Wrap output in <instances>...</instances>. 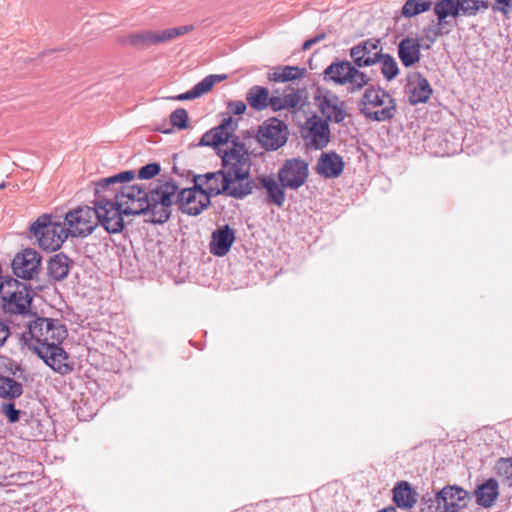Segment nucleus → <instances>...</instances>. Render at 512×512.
I'll use <instances>...</instances> for the list:
<instances>
[{"instance_id": "nucleus-1", "label": "nucleus", "mask_w": 512, "mask_h": 512, "mask_svg": "<svg viewBox=\"0 0 512 512\" xmlns=\"http://www.w3.org/2000/svg\"><path fill=\"white\" fill-rule=\"evenodd\" d=\"M67 336V329L60 320L37 317L29 322L28 330L22 333L21 339L53 371L68 375L73 372L74 364L62 347Z\"/></svg>"}, {"instance_id": "nucleus-2", "label": "nucleus", "mask_w": 512, "mask_h": 512, "mask_svg": "<svg viewBox=\"0 0 512 512\" xmlns=\"http://www.w3.org/2000/svg\"><path fill=\"white\" fill-rule=\"evenodd\" d=\"M222 186L214 193L243 199L258 188L254 179L250 178L251 159L248 151L225 150L222 157Z\"/></svg>"}, {"instance_id": "nucleus-3", "label": "nucleus", "mask_w": 512, "mask_h": 512, "mask_svg": "<svg viewBox=\"0 0 512 512\" xmlns=\"http://www.w3.org/2000/svg\"><path fill=\"white\" fill-rule=\"evenodd\" d=\"M121 205L122 213L129 215H145V222L158 224L155 209L160 204V183L147 188L145 185H123Z\"/></svg>"}, {"instance_id": "nucleus-4", "label": "nucleus", "mask_w": 512, "mask_h": 512, "mask_svg": "<svg viewBox=\"0 0 512 512\" xmlns=\"http://www.w3.org/2000/svg\"><path fill=\"white\" fill-rule=\"evenodd\" d=\"M365 88L358 103L360 113L377 122L391 120L397 110L395 99L379 86L369 83Z\"/></svg>"}, {"instance_id": "nucleus-5", "label": "nucleus", "mask_w": 512, "mask_h": 512, "mask_svg": "<svg viewBox=\"0 0 512 512\" xmlns=\"http://www.w3.org/2000/svg\"><path fill=\"white\" fill-rule=\"evenodd\" d=\"M323 80L336 86H345L349 94H355L362 91L371 78L359 70L352 61L336 60L323 71Z\"/></svg>"}, {"instance_id": "nucleus-6", "label": "nucleus", "mask_w": 512, "mask_h": 512, "mask_svg": "<svg viewBox=\"0 0 512 512\" xmlns=\"http://www.w3.org/2000/svg\"><path fill=\"white\" fill-rule=\"evenodd\" d=\"M489 9L486 0H438L434 4V13L437 16L439 30L435 35L447 34L450 30L442 31L448 24L447 17L476 16L479 12Z\"/></svg>"}, {"instance_id": "nucleus-7", "label": "nucleus", "mask_w": 512, "mask_h": 512, "mask_svg": "<svg viewBox=\"0 0 512 512\" xmlns=\"http://www.w3.org/2000/svg\"><path fill=\"white\" fill-rule=\"evenodd\" d=\"M29 231L43 250L51 251L59 249L70 233L69 227L65 228L61 222L52 221V216L49 214L39 216L30 225Z\"/></svg>"}, {"instance_id": "nucleus-8", "label": "nucleus", "mask_w": 512, "mask_h": 512, "mask_svg": "<svg viewBox=\"0 0 512 512\" xmlns=\"http://www.w3.org/2000/svg\"><path fill=\"white\" fill-rule=\"evenodd\" d=\"M217 187L203 188L201 184L182 188L177 194L176 204L179 209L190 216H197L211 204V197L221 195L214 193Z\"/></svg>"}, {"instance_id": "nucleus-9", "label": "nucleus", "mask_w": 512, "mask_h": 512, "mask_svg": "<svg viewBox=\"0 0 512 512\" xmlns=\"http://www.w3.org/2000/svg\"><path fill=\"white\" fill-rule=\"evenodd\" d=\"M134 178L135 172L126 170L93 182L94 200L92 203H121L124 183L130 182Z\"/></svg>"}, {"instance_id": "nucleus-10", "label": "nucleus", "mask_w": 512, "mask_h": 512, "mask_svg": "<svg viewBox=\"0 0 512 512\" xmlns=\"http://www.w3.org/2000/svg\"><path fill=\"white\" fill-rule=\"evenodd\" d=\"M289 130L284 121L272 117L259 125L256 139L265 151H276L288 140Z\"/></svg>"}, {"instance_id": "nucleus-11", "label": "nucleus", "mask_w": 512, "mask_h": 512, "mask_svg": "<svg viewBox=\"0 0 512 512\" xmlns=\"http://www.w3.org/2000/svg\"><path fill=\"white\" fill-rule=\"evenodd\" d=\"M314 100L323 116L322 119L328 120V122L340 124L348 116L345 101L329 89L318 88Z\"/></svg>"}, {"instance_id": "nucleus-12", "label": "nucleus", "mask_w": 512, "mask_h": 512, "mask_svg": "<svg viewBox=\"0 0 512 512\" xmlns=\"http://www.w3.org/2000/svg\"><path fill=\"white\" fill-rule=\"evenodd\" d=\"M64 221L71 235L81 237L90 235L98 226L95 205L78 207L68 212Z\"/></svg>"}, {"instance_id": "nucleus-13", "label": "nucleus", "mask_w": 512, "mask_h": 512, "mask_svg": "<svg viewBox=\"0 0 512 512\" xmlns=\"http://www.w3.org/2000/svg\"><path fill=\"white\" fill-rule=\"evenodd\" d=\"M41 255L32 248H26L15 254L11 268L15 278L35 280L41 270Z\"/></svg>"}, {"instance_id": "nucleus-14", "label": "nucleus", "mask_w": 512, "mask_h": 512, "mask_svg": "<svg viewBox=\"0 0 512 512\" xmlns=\"http://www.w3.org/2000/svg\"><path fill=\"white\" fill-rule=\"evenodd\" d=\"M301 132L307 146L314 150L326 148L331 139L328 120L317 115H313L306 120Z\"/></svg>"}, {"instance_id": "nucleus-15", "label": "nucleus", "mask_w": 512, "mask_h": 512, "mask_svg": "<svg viewBox=\"0 0 512 512\" xmlns=\"http://www.w3.org/2000/svg\"><path fill=\"white\" fill-rule=\"evenodd\" d=\"M278 181L283 187L297 190L305 184L309 175L308 163L301 158L284 161L278 170Z\"/></svg>"}, {"instance_id": "nucleus-16", "label": "nucleus", "mask_w": 512, "mask_h": 512, "mask_svg": "<svg viewBox=\"0 0 512 512\" xmlns=\"http://www.w3.org/2000/svg\"><path fill=\"white\" fill-rule=\"evenodd\" d=\"M96 219L106 232L110 234L119 233L124 229L125 213L121 203H95Z\"/></svg>"}, {"instance_id": "nucleus-17", "label": "nucleus", "mask_w": 512, "mask_h": 512, "mask_svg": "<svg viewBox=\"0 0 512 512\" xmlns=\"http://www.w3.org/2000/svg\"><path fill=\"white\" fill-rule=\"evenodd\" d=\"M382 54L381 42L379 39L370 38L359 42L350 49L352 63L360 70L372 66L380 60Z\"/></svg>"}, {"instance_id": "nucleus-18", "label": "nucleus", "mask_w": 512, "mask_h": 512, "mask_svg": "<svg viewBox=\"0 0 512 512\" xmlns=\"http://www.w3.org/2000/svg\"><path fill=\"white\" fill-rule=\"evenodd\" d=\"M236 240V232L229 224L218 227L212 232L209 251L217 257L225 256Z\"/></svg>"}, {"instance_id": "nucleus-19", "label": "nucleus", "mask_w": 512, "mask_h": 512, "mask_svg": "<svg viewBox=\"0 0 512 512\" xmlns=\"http://www.w3.org/2000/svg\"><path fill=\"white\" fill-rule=\"evenodd\" d=\"M444 512H458L468 503V492L458 486H446L439 491Z\"/></svg>"}, {"instance_id": "nucleus-20", "label": "nucleus", "mask_w": 512, "mask_h": 512, "mask_svg": "<svg viewBox=\"0 0 512 512\" xmlns=\"http://www.w3.org/2000/svg\"><path fill=\"white\" fill-rule=\"evenodd\" d=\"M71 260L64 253H57L50 257L46 265V283L54 285L67 277Z\"/></svg>"}, {"instance_id": "nucleus-21", "label": "nucleus", "mask_w": 512, "mask_h": 512, "mask_svg": "<svg viewBox=\"0 0 512 512\" xmlns=\"http://www.w3.org/2000/svg\"><path fill=\"white\" fill-rule=\"evenodd\" d=\"M345 163L336 152L322 153L317 163V173L327 179L339 177L344 170Z\"/></svg>"}, {"instance_id": "nucleus-22", "label": "nucleus", "mask_w": 512, "mask_h": 512, "mask_svg": "<svg viewBox=\"0 0 512 512\" xmlns=\"http://www.w3.org/2000/svg\"><path fill=\"white\" fill-rule=\"evenodd\" d=\"M421 45L417 38L405 37L398 45V57L405 67H411L419 62Z\"/></svg>"}, {"instance_id": "nucleus-23", "label": "nucleus", "mask_w": 512, "mask_h": 512, "mask_svg": "<svg viewBox=\"0 0 512 512\" xmlns=\"http://www.w3.org/2000/svg\"><path fill=\"white\" fill-rule=\"evenodd\" d=\"M260 184L261 188H264L268 195V201L278 207H281L285 202V192L280 182H278L274 175H261L258 176L255 182Z\"/></svg>"}, {"instance_id": "nucleus-24", "label": "nucleus", "mask_w": 512, "mask_h": 512, "mask_svg": "<svg viewBox=\"0 0 512 512\" xmlns=\"http://www.w3.org/2000/svg\"><path fill=\"white\" fill-rule=\"evenodd\" d=\"M476 503L483 508H490L499 496V483L489 478L480 484L474 492Z\"/></svg>"}, {"instance_id": "nucleus-25", "label": "nucleus", "mask_w": 512, "mask_h": 512, "mask_svg": "<svg viewBox=\"0 0 512 512\" xmlns=\"http://www.w3.org/2000/svg\"><path fill=\"white\" fill-rule=\"evenodd\" d=\"M412 77L415 80L409 83L411 87L409 92L410 104L416 105L427 102L433 91L428 80L419 72L415 73Z\"/></svg>"}, {"instance_id": "nucleus-26", "label": "nucleus", "mask_w": 512, "mask_h": 512, "mask_svg": "<svg viewBox=\"0 0 512 512\" xmlns=\"http://www.w3.org/2000/svg\"><path fill=\"white\" fill-rule=\"evenodd\" d=\"M227 76L225 74H211L203 78L198 82L191 90L179 94L176 99L178 100H192L198 98L205 93L209 92L216 83L225 80Z\"/></svg>"}, {"instance_id": "nucleus-27", "label": "nucleus", "mask_w": 512, "mask_h": 512, "mask_svg": "<svg viewBox=\"0 0 512 512\" xmlns=\"http://www.w3.org/2000/svg\"><path fill=\"white\" fill-rule=\"evenodd\" d=\"M417 496V492L408 482H399L393 488V501L399 508H412L417 502Z\"/></svg>"}, {"instance_id": "nucleus-28", "label": "nucleus", "mask_w": 512, "mask_h": 512, "mask_svg": "<svg viewBox=\"0 0 512 512\" xmlns=\"http://www.w3.org/2000/svg\"><path fill=\"white\" fill-rule=\"evenodd\" d=\"M31 290H14L5 303L6 311L15 314L25 313L31 304Z\"/></svg>"}, {"instance_id": "nucleus-29", "label": "nucleus", "mask_w": 512, "mask_h": 512, "mask_svg": "<svg viewBox=\"0 0 512 512\" xmlns=\"http://www.w3.org/2000/svg\"><path fill=\"white\" fill-rule=\"evenodd\" d=\"M270 93L268 88L253 85L246 92L247 104L255 111H263L269 107Z\"/></svg>"}, {"instance_id": "nucleus-30", "label": "nucleus", "mask_w": 512, "mask_h": 512, "mask_svg": "<svg viewBox=\"0 0 512 512\" xmlns=\"http://www.w3.org/2000/svg\"><path fill=\"white\" fill-rule=\"evenodd\" d=\"M306 73L305 68L298 66L278 67L267 74V79L271 82H289L301 78Z\"/></svg>"}, {"instance_id": "nucleus-31", "label": "nucleus", "mask_w": 512, "mask_h": 512, "mask_svg": "<svg viewBox=\"0 0 512 512\" xmlns=\"http://www.w3.org/2000/svg\"><path fill=\"white\" fill-rule=\"evenodd\" d=\"M121 41L123 44H129L140 48H147L153 44L160 43V33H152L149 31L133 33L124 37Z\"/></svg>"}, {"instance_id": "nucleus-32", "label": "nucleus", "mask_w": 512, "mask_h": 512, "mask_svg": "<svg viewBox=\"0 0 512 512\" xmlns=\"http://www.w3.org/2000/svg\"><path fill=\"white\" fill-rule=\"evenodd\" d=\"M23 393V386L13 378L0 375V397L9 400L20 397Z\"/></svg>"}, {"instance_id": "nucleus-33", "label": "nucleus", "mask_w": 512, "mask_h": 512, "mask_svg": "<svg viewBox=\"0 0 512 512\" xmlns=\"http://www.w3.org/2000/svg\"><path fill=\"white\" fill-rule=\"evenodd\" d=\"M494 472L504 486L512 488V457L499 458L495 463Z\"/></svg>"}, {"instance_id": "nucleus-34", "label": "nucleus", "mask_w": 512, "mask_h": 512, "mask_svg": "<svg viewBox=\"0 0 512 512\" xmlns=\"http://www.w3.org/2000/svg\"><path fill=\"white\" fill-rule=\"evenodd\" d=\"M229 133L224 129H219V126L203 134L200 139L199 145L201 146H219L225 144L230 139Z\"/></svg>"}, {"instance_id": "nucleus-35", "label": "nucleus", "mask_w": 512, "mask_h": 512, "mask_svg": "<svg viewBox=\"0 0 512 512\" xmlns=\"http://www.w3.org/2000/svg\"><path fill=\"white\" fill-rule=\"evenodd\" d=\"M432 4L431 0H406L401 9V15L404 18H412L428 11Z\"/></svg>"}, {"instance_id": "nucleus-36", "label": "nucleus", "mask_w": 512, "mask_h": 512, "mask_svg": "<svg viewBox=\"0 0 512 512\" xmlns=\"http://www.w3.org/2000/svg\"><path fill=\"white\" fill-rule=\"evenodd\" d=\"M378 63H381V73L387 81H391L399 74V67L396 60L388 53H383L379 57Z\"/></svg>"}, {"instance_id": "nucleus-37", "label": "nucleus", "mask_w": 512, "mask_h": 512, "mask_svg": "<svg viewBox=\"0 0 512 512\" xmlns=\"http://www.w3.org/2000/svg\"><path fill=\"white\" fill-rule=\"evenodd\" d=\"M181 189L174 181L165 180L162 176V207L176 204V197Z\"/></svg>"}, {"instance_id": "nucleus-38", "label": "nucleus", "mask_w": 512, "mask_h": 512, "mask_svg": "<svg viewBox=\"0 0 512 512\" xmlns=\"http://www.w3.org/2000/svg\"><path fill=\"white\" fill-rule=\"evenodd\" d=\"M421 512H444L442 500L440 499L439 492L426 493L423 495L420 503Z\"/></svg>"}, {"instance_id": "nucleus-39", "label": "nucleus", "mask_w": 512, "mask_h": 512, "mask_svg": "<svg viewBox=\"0 0 512 512\" xmlns=\"http://www.w3.org/2000/svg\"><path fill=\"white\" fill-rule=\"evenodd\" d=\"M302 93L303 90L292 86H287L284 89L283 98L288 110L295 109L296 107L299 106L302 99Z\"/></svg>"}, {"instance_id": "nucleus-40", "label": "nucleus", "mask_w": 512, "mask_h": 512, "mask_svg": "<svg viewBox=\"0 0 512 512\" xmlns=\"http://www.w3.org/2000/svg\"><path fill=\"white\" fill-rule=\"evenodd\" d=\"M170 123L178 130L187 129L189 127L188 113L184 108L175 109L169 117Z\"/></svg>"}, {"instance_id": "nucleus-41", "label": "nucleus", "mask_w": 512, "mask_h": 512, "mask_svg": "<svg viewBox=\"0 0 512 512\" xmlns=\"http://www.w3.org/2000/svg\"><path fill=\"white\" fill-rule=\"evenodd\" d=\"M195 29L194 25L187 24L178 27L167 28L162 30V42L173 40L177 37H181Z\"/></svg>"}, {"instance_id": "nucleus-42", "label": "nucleus", "mask_w": 512, "mask_h": 512, "mask_svg": "<svg viewBox=\"0 0 512 512\" xmlns=\"http://www.w3.org/2000/svg\"><path fill=\"white\" fill-rule=\"evenodd\" d=\"M160 174V163L152 162L142 166L138 170V178L142 180H150Z\"/></svg>"}, {"instance_id": "nucleus-43", "label": "nucleus", "mask_w": 512, "mask_h": 512, "mask_svg": "<svg viewBox=\"0 0 512 512\" xmlns=\"http://www.w3.org/2000/svg\"><path fill=\"white\" fill-rule=\"evenodd\" d=\"M1 412L6 416L10 423H16L19 421L20 410L16 409L13 403H3L1 405Z\"/></svg>"}, {"instance_id": "nucleus-44", "label": "nucleus", "mask_w": 512, "mask_h": 512, "mask_svg": "<svg viewBox=\"0 0 512 512\" xmlns=\"http://www.w3.org/2000/svg\"><path fill=\"white\" fill-rule=\"evenodd\" d=\"M219 177L222 178L220 170L216 171V172H208L203 175H194L192 182H193V185L201 184L203 186V184H207V186H208L213 179L218 180Z\"/></svg>"}, {"instance_id": "nucleus-45", "label": "nucleus", "mask_w": 512, "mask_h": 512, "mask_svg": "<svg viewBox=\"0 0 512 512\" xmlns=\"http://www.w3.org/2000/svg\"><path fill=\"white\" fill-rule=\"evenodd\" d=\"M269 107L274 112H278V111H281V110H288V108H287V106L285 104L283 96L271 95L270 98H269Z\"/></svg>"}, {"instance_id": "nucleus-46", "label": "nucleus", "mask_w": 512, "mask_h": 512, "mask_svg": "<svg viewBox=\"0 0 512 512\" xmlns=\"http://www.w3.org/2000/svg\"><path fill=\"white\" fill-rule=\"evenodd\" d=\"M246 104L243 101L236 100L228 103L229 111L234 115H241L246 111Z\"/></svg>"}, {"instance_id": "nucleus-47", "label": "nucleus", "mask_w": 512, "mask_h": 512, "mask_svg": "<svg viewBox=\"0 0 512 512\" xmlns=\"http://www.w3.org/2000/svg\"><path fill=\"white\" fill-rule=\"evenodd\" d=\"M219 126V129H224L227 133H229L232 138V133L236 129V124L233 121L232 116H228L224 118Z\"/></svg>"}, {"instance_id": "nucleus-48", "label": "nucleus", "mask_w": 512, "mask_h": 512, "mask_svg": "<svg viewBox=\"0 0 512 512\" xmlns=\"http://www.w3.org/2000/svg\"><path fill=\"white\" fill-rule=\"evenodd\" d=\"M326 38V33H320L308 40H306L303 43L302 49L304 51L309 50L313 45L319 43L320 41L324 40Z\"/></svg>"}, {"instance_id": "nucleus-49", "label": "nucleus", "mask_w": 512, "mask_h": 512, "mask_svg": "<svg viewBox=\"0 0 512 512\" xmlns=\"http://www.w3.org/2000/svg\"><path fill=\"white\" fill-rule=\"evenodd\" d=\"M10 335L9 327L0 321V347L4 345Z\"/></svg>"}, {"instance_id": "nucleus-50", "label": "nucleus", "mask_w": 512, "mask_h": 512, "mask_svg": "<svg viewBox=\"0 0 512 512\" xmlns=\"http://www.w3.org/2000/svg\"><path fill=\"white\" fill-rule=\"evenodd\" d=\"M231 144H232V147L229 150L248 151L247 148L245 147V144L240 142L238 137H235L234 139H232Z\"/></svg>"}, {"instance_id": "nucleus-51", "label": "nucleus", "mask_w": 512, "mask_h": 512, "mask_svg": "<svg viewBox=\"0 0 512 512\" xmlns=\"http://www.w3.org/2000/svg\"><path fill=\"white\" fill-rule=\"evenodd\" d=\"M213 186H216L218 188L222 186L221 177H219L218 180L213 179L207 187H213Z\"/></svg>"}, {"instance_id": "nucleus-52", "label": "nucleus", "mask_w": 512, "mask_h": 512, "mask_svg": "<svg viewBox=\"0 0 512 512\" xmlns=\"http://www.w3.org/2000/svg\"><path fill=\"white\" fill-rule=\"evenodd\" d=\"M379 512H396V509L394 507H388Z\"/></svg>"}, {"instance_id": "nucleus-53", "label": "nucleus", "mask_w": 512, "mask_h": 512, "mask_svg": "<svg viewBox=\"0 0 512 512\" xmlns=\"http://www.w3.org/2000/svg\"><path fill=\"white\" fill-rule=\"evenodd\" d=\"M168 218H169V214H166V215H165V219H162V220H161V223L163 224V223H164V221H166Z\"/></svg>"}, {"instance_id": "nucleus-54", "label": "nucleus", "mask_w": 512, "mask_h": 512, "mask_svg": "<svg viewBox=\"0 0 512 512\" xmlns=\"http://www.w3.org/2000/svg\"><path fill=\"white\" fill-rule=\"evenodd\" d=\"M5 186H6V185H5V182H2V183L0 184V190H1V189H4V188H5Z\"/></svg>"}, {"instance_id": "nucleus-55", "label": "nucleus", "mask_w": 512, "mask_h": 512, "mask_svg": "<svg viewBox=\"0 0 512 512\" xmlns=\"http://www.w3.org/2000/svg\"><path fill=\"white\" fill-rule=\"evenodd\" d=\"M169 132H170V130L162 129V134H167V133H169Z\"/></svg>"}, {"instance_id": "nucleus-56", "label": "nucleus", "mask_w": 512, "mask_h": 512, "mask_svg": "<svg viewBox=\"0 0 512 512\" xmlns=\"http://www.w3.org/2000/svg\"><path fill=\"white\" fill-rule=\"evenodd\" d=\"M36 288L42 289V288H46V287H45V286H43V285H39V286H37Z\"/></svg>"}, {"instance_id": "nucleus-57", "label": "nucleus", "mask_w": 512, "mask_h": 512, "mask_svg": "<svg viewBox=\"0 0 512 512\" xmlns=\"http://www.w3.org/2000/svg\"><path fill=\"white\" fill-rule=\"evenodd\" d=\"M172 169H173L174 172H177L176 166H173Z\"/></svg>"}, {"instance_id": "nucleus-58", "label": "nucleus", "mask_w": 512, "mask_h": 512, "mask_svg": "<svg viewBox=\"0 0 512 512\" xmlns=\"http://www.w3.org/2000/svg\"><path fill=\"white\" fill-rule=\"evenodd\" d=\"M2 292V289H0V293Z\"/></svg>"}]
</instances>
